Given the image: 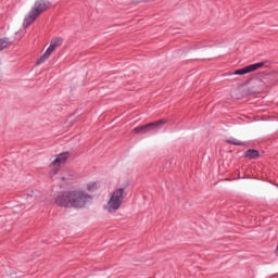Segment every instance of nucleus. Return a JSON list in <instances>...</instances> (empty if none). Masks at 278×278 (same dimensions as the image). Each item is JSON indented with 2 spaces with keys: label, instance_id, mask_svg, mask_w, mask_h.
<instances>
[{
  "label": "nucleus",
  "instance_id": "0eeeda50",
  "mask_svg": "<svg viewBox=\"0 0 278 278\" xmlns=\"http://www.w3.org/2000/svg\"><path fill=\"white\" fill-rule=\"evenodd\" d=\"M62 42H64V39H62V38H60V37L53 38V39L50 41V46H49V48L47 49V51H49L50 53H53V51H55V48H56V47H62Z\"/></svg>",
  "mask_w": 278,
  "mask_h": 278
},
{
  "label": "nucleus",
  "instance_id": "f8f14e48",
  "mask_svg": "<svg viewBox=\"0 0 278 278\" xmlns=\"http://www.w3.org/2000/svg\"><path fill=\"white\" fill-rule=\"evenodd\" d=\"M10 45V40L8 39H0V51H3Z\"/></svg>",
  "mask_w": 278,
  "mask_h": 278
},
{
  "label": "nucleus",
  "instance_id": "39448f33",
  "mask_svg": "<svg viewBox=\"0 0 278 278\" xmlns=\"http://www.w3.org/2000/svg\"><path fill=\"white\" fill-rule=\"evenodd\" d=\"M162 125H166V119H161L144 126L135 127L132 131L135 134H149V131H153V129H156V127H162Z\"/></svg>",
  "mask_w": 278,
  "mask_h": 278
},
{
  "label": "nucleus",
  "instance_id": "f03ea898",
  "mask_svg": "<svg viewBox=\"0 0 278 278\" xmlns=\"http://www.w3.org/2000/svg\"><path fill=\"white\" fill-rule=\"evenodd\" d=\"M126 197H127V192L125 191V188L114 189L109 194V200L104 205V210L109 214H116V212L121 210Z\"/></svg>",
  "mask_w": 278,
  "mask_h": 278
},
{
  "label": "nucleus",
  "instance_id": "1a4fd4ad",
  "mask_svg": "<svg viewBox=\"0 0 278 278\" xmlns=\"http://www.w3.org/2000/svg\"><path fill=\"white\" fill-rule=\"evenodd\" d=\"M48 58H51V53L49 50H46V52L43 53V55H41L39 58V60L37 61V66H40V64H45V61L48 59Z\"/></svg>",
  "mask_w": 278,
  "mask_h": 278
},
{
  "label": "nucleus",
  "instance_id": "6e6552de",
  "mask_svg": "<svg viewBox=\"0 0 278 278\" xmlns=\"http://www.w3.org/2000/svg\"><path fill=\"white\" fill-rule=\"evenodd\" d=\"M245 157H249L250 160H255V159L260 157V151L248 150V151H245Z\"/></svg>",
  "mask_w": 278,
  "mask_h": 278
},
{
  "label": "nucleus",
  "instance_id": "9b49d317",
  "mask_svg": "<svg viewBox=\"0 0 278 278\" xmlns=\"http://www.w3.org/2000/svg\"><path fill=\"white\" fill-rule=\"evenodd\" d=\"M97 188H99V186L97 185V182H89V184H87V190H88V192H94V190H97Z\"/></svg>",
  "mask_w": 278,
  "mask_h": 278
},
{
  "label": "nucleus",
  "instance_id": "4468645a",
  "mask_svg": "<svg viewBox=\"0 0 278 278\" xmlns=\"http://www.w3.org/2000/svg\"><path fill=\"white\" fill-rule=\"evenodd\" d=\"M144 1H147V0H132V3H142Z\"/></svg>",
  "mask_w": 278,
  "mask_h": 278
},
{
  "label": "nucleus",
  "instance_id": "ddd939ff",
  "mask_svg": "<svg viewBox=\"0 0 278 278\" xmlns=\"http://www.w3.org/2000/svg\"><path fill=\"white\" fill-rule=\"evenodd\" d=\"M228 144H235L236 147H242V141L238 139H229L227 140Z\"/></svg>",
  "mask_w": 278,
  "mask_h": 278
},
{
  "label": "nucleus",
  "instance_id": "423d86ee",
  "mask_svg": "<svg viewBox=\"0 0 278 278\" xmlns=\"http://www.w3.org/2000/svg\"><path fill=\"white\" fill-rule=\"evenodd\" d=\"M262 66H264V63L262 62L248 65L243 68L236 70L233 75H247L248 73H253V71H258V68H262Z\"/></svg>",
  "mask_w": 278,
  "mask_h": 278
},
{
  "label": "nucleus",
  "instance_id": "f257e3e1",
  "mask_svg": "<svg viewBox=\"0 0 278 278\" xmlns=\"http://www.w3.org/2000/svg\"><path fill=\"white\" fill-rule=\"evenodd\" d=\"M88 199H90L88 193L81 190H72L59 193L54 203L59 207H84Z\"/></svg>",
  "mask_w": 278,
  "mask_h": 278
},
{
  "label": "nucleus",
  "instance_id": "7ed1b4c3",
  "mask_svg": "<svg viewBox=\"0 0 278 278\" xmlns=\"http://www.w3.org/2000/svg\"><path fill=\"white\" fill-rule=\"evenodd\" d=\"M51 8V2L47 0H37L29 11V13L24 18V27H29L33 23L36 22V18L42 14V12H47Z\"/></svg>",
  "mask_w": 278,
  "mask_h": 278
},
{
  "label": "nucleus",
  "instance_id": "9d476101",
  "mask_svg": "<svg viewBox=\"0 0 278 278\" xmlns=\"http://www.w3.org/2000/svg\"><path fill=\"white\" fill-rule=\"evenodd\" d=\"M74 174L71 170H65L63 173V176L61 177L62 181H68L70 179H73Z\"/></svg>",
  "mask_w": 278,
  "mask_h": 278
},
{
  "label": "nucleus",
  "instance_id": "20e7f679",
  "mask_svg": "<svg viewBox=\"0 0 278 278\" xmlns=\"http://www.w3.org/2000/svg\"><path fill=\"white\" fill-rule=\"evenodd\" d=\"M68 157H71L70 152H62L60 154L54 155V159L50 163V177H55V175L60 173V168H62V166L66 164Z\"/></svg>",
  "mask_w": 278,
  "mask_h": 278
}]
</instances>
